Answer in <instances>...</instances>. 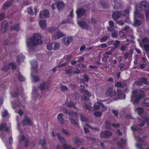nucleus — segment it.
I'll use <instances>...</instances> for the list:
<instances>
[{
  "label": "nucleus",
  "instance_id": "f257e3e1",
  "mask_svg": "<svg viewBox=\"0 0 149 149\" xmlns=\"http://www.w3.org/2000/svg\"><path fill=\"white\" fill-rule=\"evenodd\" d=\"M41 38L40 35L35 34L33 37L27 39L26 43L29 52L33 51V47L37 44H41L42 43Z\"/></svg>",
  "mask_w": 149,
  "mask_h": 149
},
{
  "label": "nucleus",
  "instance_id": "f03ea898",
  "mask_svg": "<svg viewBox=\"0 0 149 149\" xmlns=\"http://www.w3.org/2000/svg\"><path fill=\"white\" fill-rule=\"evenodd\" d=\"M133 134L135 139L138 142H143L144 141L143 138H145L146 136H143V137H140V135L141 133H142V131H133Z\"/></svg>",
  "mask_w": 149,
  "mask_h": 149
},
{
  "label": "nucleus",
  "instance_id": "7ed1b4c3",
  "mask_svg": "<svg viewBox=\"0 0 149 149\" xmlns=\"http://www.w3.org/2000/svg\"><path fill=\"white\" fill-rule=\"evenodd\" d=\"M117 92L115 98L116 99V100L118 99H124L125 98V94L121 90L117 89Z\"/></svg>",
  "mask_w": 149,
  "mask_h": 149
},
{
  "label": "nucleus",
  "instance_id": "20e7f679",
  "mask_svg": "<svg viewBox=\"0 0 149 149\" xmlns=\"http://www.w3.org/2000/svg\"><path fill=\"white\" fill-rule=\"evenodd\" d=\"M111 3L113 8L114 10H117L122 8L121 3L117 0H111Z\"/></svg>",
  "mask_w": 149,
  "mask_h": 149
},
{
  "label": "nucleus",
  "instance_id": "39448f33",
  "mask_svg": "<svg viewBox=\"0 0 149 149\" xmlns=\"http://www.w3.org/2000/svg\"><path fill=\"white\" fill-rule=\"evenodd\" d=\"M140 7L142 10L146 11L149 10V3L145 1H142L140 4Z\"/></svg>",
  "mask_w": 149,
  "mask_h": 149
},
{
  "label": "nucleus",
  "instance_id": "423d86ee",
  "mask_svg": "<svg viewBox=\"0 0 149 149\" xmlns=\"http://www.w3.org/2000/svg\"><path fill=\"white\" fill-rule=\"evenodd\" d=\"M63 111L66 115H68L71 116H73L76 118H77L78 117L79 115L76 112L68 110L65 108L63 109Z\"/></svg>",
  "mask_w": 149,
  "mask_h": 149
},
{
  "label": "nucleus",
  "instance_id": "0eeeda50",
  "mask_svg": "<svg viewBox=\"0 0 149 149\" xmlns=\"http://www.w3.org/2000/svg\"><path fill=\"white\" fill-rule=\"evenodd\" d=\"M11 103L13 108L15 109L20 107H24V101L19 100L17 102H13Z\"/></svg>",
  "mask_w": 149,
  "mask_h": 149
},
{
  "label": "nucleus",
  "instance_id": "6e6552de",
  "mask_svg": "<svg viewBox=\"0 0 149 149\" xmlns=\"http://www.w3.org/2000/svg\"><path fill=\"white\" fill-rule=\"evenodd\" d=\"M52 135L53 136H57L58 139L61 143L63 145L65 144V139L62 136H61L59 133H57L55 134L54 133V131H52Z\"/></svg>",
  "mask_w": 149,
  "mask_h": 149
},
{
  "label": "nucleus",
  "instance_id": "1a4fd4ad",
  "mask_svg": "<svg viewBox=\"0 0 149 149\" xmlns=\"http://www.w3.org/2000/svg\"><path fill=\"white\" fill-rule=\"evenodd\" d=\"M116 94V91H113V88H108L106 92V95L107 96L112 97L115 96V97Z\"/></svg>",
  "mask_w": 149,
  "mask_h": 149
},
{
  "label": "nucleus",
  "instance_id": "9d476101",
  "mask_svg": "<svg viewBox=\"0 0 149 149\" xmlns=\"http://www.w3.org/2000/svg\"><path fill=\"white\" fill-rule=\"evenodd\" d=\"M73 40L72 37L63 38L62 40L63 43L65 45L68 46Z\"/></svg>",
  "mask_w": 149,
  "mask_h": 149
},
{
  "label": "nucleus",
  "instance_id": "9b49d317",
  "mask_svg": "<svg viewBox=\"0 0 149 149\" xmlns=\"http://www.w3.org/2000/svg\"><path fill=\"white\" fill-rule=\"evenodd\" d=\"M112 133L111 131H102L100 134L101 138H107L108 137L111 136Z\"/></svg>",
  "mask_w": 149,
  "mask_h": 149
},
{
  "label": "nucleus",
  "instance_id": "f8f14e48",
  "mask_svg": "<svg viewBox=\"0 0 149 149\" xmlns=\"http://www.w3.org/2000/svg\"><path fill=\"white\" fill-rule=\"evenodd\" d=\"M65 35L62 32L60 31H57L54 34L52 35V37L53 39H57L60 38L65 36Z\"/></svg>",
  "mask_w": 149,
  "mask_h": 149
},
{
  "label": "nucleus",
  "instance_id": "ddd939ff",
  "mask_svg": "<svg viewBox=\"0 0 149 149\" xmlns=\"http://www.w3.org/2000/svg\"><path fill=\"white\" fill-rule=\"evenodd\" d=\"M86 12V10L82 8L78 9L76 11V13L77 15V17L80 18Z\"/></svg>",
  "mask_w": 149,
  "mask_h": 149
},
{
  "label": "nucleus",
  "instance_id": "4468645a",
  "mask_svg": "<svg viewBox=\"0 0 149 149\" xmlns=\"http://www.w3.org/2000/svg\"><path fill=\"white\" fill-rule=\"evenodd\" d=\"M8 25V22L6 21H3L1 24V32L4 33L6 32Z\"/></svg>",
  "mask_w": 149,
  "mask_h": 149
},
{
  "label": "nucleus",
  "instance_id": "2eb2a0df",
  "mask_svg": "<svg viewBox=\"0 0 149 149\" xmlns=\"http://www.w3.org/2000/svg\"><path fill=\"white\" fill-rule=\"evenodd\" d=\"M49 87V84L46 82H43L41 83L39 86L40 89L42 90L45 89L47 90Z\"/></svg>",
  "mask_w": 149,
  "mask_h": 149
},
{
  "label": "nucleus",
  "instance_id": "dca6fc26",
  "mask_svg": "<svg viewBox=\"0 0 149 149\" xmlns=\"http://www.w3.org/2000/svg\"><path fill=\"white\" fill-rule=\"evenodd\" d=\"M122 15L121 13L119 11H116L113 13L112 15V18L115 20H117Z\"/></svg>",
  "mask_w": 149,
  "mask_h": 149
},
{
  "label": "nucleus",
  "instance_id": "f3484780",
  "mask_svg": "<svg viewBox=\"0 0 149 149\" xmlns=\"http://www.w3.org/2000/svg\"><path fill=\"white\" fill-rule=\"evenodd\" d=\"M65 56V62L61 64H59L58 66V67L59 68L62 66L66 65L68 63V62L67 61L69 60L72 57V56L71 55L68 56Z\"/></svg>",
  "mask_w": 149,
  "mask_h": 149
},
{
  "label": "nucleus",
  "instance_id": "a211bd4d",
  "mask_svg": "<svg viewBox=\"0 0 149 149\" xmlns=\"http://www.w3.org/2000/svg\"><path fill=\"white\" fill-rule=\"evenodd\" d=\"M79 26L82 29L86 30L88 29L89 27L87 23L84 21H80L78 23Z\"/></svg>",
  "mask_w": 149,
  "mask_h": 149
},
{
  "label": "nucleus",
  "instance_id": "6ab92c4d",
  "mask_svg": "<svg viewBox=\"0 0 149 149\" xmlns=\"http://www.w3.org/2000/svg\"><path fill=\"white\" fill-rule=\"evenodd\" d=\"M126 142L127 140L126 139L121 138L120 141L117 142V144L118 146L122 148L126 144Z\"/></svg>",
  "mask_w": 149,
  "mask_h": 149
},
{
  "label": "nucleus",
  "instance_id": "aec40b11",
  "mask_svg": "<svg viewBox=\"0 0 149 149\" xmlns=\"http://www.w3.org/2000/svg\"><path fill=\"white\" fill-rule=\"evenodd\" d=\"M32 123V122L27 117H25L22 121V124L24 126H26L27 125H31Z\"/></svg>",
  "mask_w": 149,
  "mask_h": 149
},
{
  "label": "nucleus",
  "instance_id": "412c9836",
  "mask_svg": "<svg viewBox=\"0 0 149 149\" xmlns=\"http://www.w3.org/2000/svg\"><path fill=\"white\" fill-rule=\"evenodd\" d=\"M13 3L12 0H8L3 5V9L6 10L8 9V7L12 6Z\"/></svg>",
  "mask_w": 149,
  "mask_h": 149
},
{
  "label": "nucleus",
  "instance_id": "4be33fe9",
  "mask_svg": "<svg viewBox=\"0 0 149 149\" xmlns=\"http://www.w3.org/2000/svg\"><path fill=\"white\" fill-rule=\"evenodd\" d=\"M13 3L12 0H8L3 5V9L6 10L8 9V7L12 6Z\"/></svg>",
  "mask_w": 149,
  "mask_h": 149
},
{
  "label": "nucleus",
  "instance_id": "5701e85b",
  "mask_svg": "<svg viewBox=\"0 0 149 149\" xmlns=\"http://www.w3.org/2000/svg\"><path fill=\"white\" fill-rule=\"evenodd\" d=\"M8 134L11 135L12 133L10 131H0V136L1 138H6Z\"/></svg>",
  "mask_w": 149,
  "mask_h": 149
},
{
  "label": "nucleus",
  "instance_id": "b1692460",
  "mask_svg": "<svg viewBox=\"0 0 149 149\" xmlns=\"http://www.w3.org/2000/svg\"><path fill=\"white\" fill-rule=\"evenodd\" d=\"M4 129H5V130H10V128L7 126L6 122L3 123L0 125V130Z\"/></svg>",
  "mask_w": 149,
  "mask_h": 149
},
{
  "label": "nucleus",
  "instance_id": "393cba45",
  "mask_svg": "<svg viewBox=\"0 0 149 149\" xmlns=\"http://www.w3.org/2000/svg\"><path fill=\"white\" fill-rule=\"evenodd\" d=\"M63 115L61 113H59L57 116V118L60 122L61 124H63L64 123V119L63 118Z\"/></svg>",
  "mask_w": 149,
  "mask_h": 149
},
{
  "label": "nucleus",
  "instance_id": "a878e982",
  "mask_svg": "<svg viewBox=\"0 0 149 149\" xmlns=\"http://www.w3.org/2000/svg\"><path fill=\"white\" fill-rule=\"evenodd\" d=\"M73 142L74 143L78 146H80L82 143V141L77 138H73Z\"/></svg>",
  "mask_w": 149,
  "mask_h": 149
},
{
  "label": "nucleus",
  "instance_id": "bb28decb",
  "mask_svg": "<svg viewBox=\"0 0 149 149\" xmlns=\"http://www.w3.org/2000/svg\"><path fill=\"white\" fill-rule=\"evenodd\" d=\"M65 104L68 107L73 108L74 107L75 109H76L77 108L75 106V104L72 102L70 101L69 102L67 101L65 102Z\"/></svg>",
  "mask_w": 149,
  "mask_h": 149
},
{
  "label": "nucleus",
  "instance_id": "cd10ccee",
  "mask_svg": "<svg viewBox=\"0 0 149 149\" xmlns=\"http://www.w3.org/2000/svg\"><path fill=\"white\" fill-rule=\"evenodd\" d=\"M31 63L32 69L35 70V71L37 72V68L38 66L37 62L35 61H33L31 62Z\"/></svg>",
  "mask_w": 149,
  "mask_h": 149
},
{
  "label": "nucleus",
  "instance_id": "c85d7f7f",
  "mask_svg": "<svg viewBox=\"0 0 149 149\" xmlns=\"http://www.w3.org/2000/svg\"><path fill=\"white\" fill-rule=\"evenodd\" d=\"M34 9L35 10L34 13L33 12V9L31 8H29L27 10L28 13L31 15H33L34 13L36 15L37 12V9L36 7H34Z\"/></svg>",
  "mask_w": 149,
  "mask_h": 149
},
{
  "label": "nucleus",
  "instance_id": "c756f323",
  "mask_svg": "<svg viewBox=\"0 0 149 149\" xmlns=\"http://www.w3.org/2000/svg\"><path fill=\"white\" fill-rule=\"evenodd\" d=\"M138 79L141 81L143 85V84L146 85H148L149 84V82L148 81L147 79L145 77H141Z\"/></svg>",
  "mask_w": 149,
  "mask_h": 149
},
{
  "label": "nucleus",
  "instance_id": "7c9ffc66",
  "mask_svg": "<svg viewBox=\"0 0 149 149\" xmlns=\"http://www.w3.org/2000/svg\"><path fill=\"white\" fill-rule=\"evenodd\" d=\"M84 78L80 79V83L84 84L85 82H87L89 80V77L86 75L84 74L83 76Z\"/></svg>",
  "mask_w": 149,
  "mask_h": 149
},
{
  "label": "nucleus",
  "instance_id": "2f4dec72",
  "mask_svg": "<svg viewBox=\"0 0 149 149\" xmlns=\"http://www.w3.org/2000/svg\"><path fill=\"white\" fill-rule=\"evenodd\" d=\"M25 58V57L22 54H19L17 56V61L19 64Z\"/></svg>",
  "mask_w": 149,
  "mask_h": 149
},
{
  "label": "nucleus",
  "instance_id": "473e14b6",
  "mask_svg": "<svg viewBox=\"0 0 149 149\" xmlns=\"http://www.w3.org/2000/svg\"><path fill=\"white\" fill-rule=\"evenodd\" d=\"M56 3L57 8L58 10L62 9L64 6V4L62 2L59 1L56 2Z\"/></svg>",
  "mask_w": 149,
  "mask_h": 149
},
{
  "label": "nucleus",
  "instance_id": "72a5a7b5",
  "mask_svg": "<svg viewBox=\"0 0 149 149\" xmlns=\"http://www.w3.org/2000/svg\"><path fill=\"white\" fill-rule=\"evenodd\" d=\"M17 76L18 80L20 81H23L26 80V78L19 72H18V74L17 75Z\"/></svg>",
  "mask_w": 149,
  "mask_h": 149
},
{
  "label": "nucleus",
  "instance_id": "f704fd0d",
  "mask_svg": "<svg viewBox=\"0 0 149 149\" xmlns=\"http://www.w3.org/2000/svg\"><path fill=\"white\" fill-rule=\"evenodd\" d=\"M40 26L42 29H44L46 27V20H41L39 22Z\"/></svg>",
  "mask_w": 149,
  "mask_h": 149
},
{
  "label": "nucleus",
  "instance_id": "c9c22d12",
  "mask_svg": "<svg viewBox=\"0 0 149 149\" xmlns=\"http://www.w3.org/2000/svg\"><path fill=\"white\" fill-rule=\"evenodd\" d=\"M136 112H137L139 115L141 116L143 113V109L141 107H137L135 109Z\"/></svg>",
  "mask_w": 149,
  "mask_h": 149
},
{
  "label": "nucleus",
  "instance_id": "e433bc0d",
  "mask_svg": "<svg viewBox=\"0 0 149 149\" xmlns=\"http://www.w3.org/2000/svg\"><path fill=\"white\" fill-rule=\"evenodd\" d=\"M11 30H15L18 31L20 29L19 25V24L13 25L11 27Z\"/></svg>",
  "mask_w": 149,
  "mask_h": 149
},
{
  "label": "nucleus",
  "instance_id": "4c0bfd02",
  "mask_svg": "<svg viewBox=\"0 0 149 149\" xmlns=\"http://www.w3.org/2000/svg\"><path fill=\"white\" fill-rule=\"evenodd\" d=\"M138 96V94L136 90H135L132 91V95L131 96V101L133 100V99L134 97H135Z\"/></svg>",
  "mask_w": 149,
  "mask_h": 149
},
{
  "label": "nucleus",
  "instance_id": "58836bf2",
  "mask_svg": "<svg viewBox=\"0 0 149 149\" xmlns=\"http://www.w3.org/2000/svg\"><path fill=\"white\" fill-rule=\"evenodd\" d=\"M105 127L107 129H109L111 128L112 124L110 121L109 120H106L105 122Z\"/></svg>",
  "mask_w": 149,
  "mask_h": 149
},
{
  "label": "nucleus",
  "instance_id": "ea45409f",
  "mask_svg": "<svg viewBox=\"0 0 149 149\" xmlns=\"http://www.w3.org/2000/svg\"><path fill=\"white\" fill-rule=\"evenodd\" d=\"M134 25L135 26H140L141 24V21L136 18H134Z\"/></svg>",
  "mask_w": 149,
  "mask_h": 149
},
{
  "label": "nucleus",
  "instance_id": "a19ab883",
  "mask_svg": "<svg viewBox=\"0 0 149 149\" xmlns=\"http://www.w3.org/2000/svg\"><path fill=\"white\" fill-rule=\"evenodd\" d=\"M46 142L44 138L42 139H40L39 142V144L42 147L45 146L46 144Z\"/></svg>",
  "mask_w": 149,
  "mask_h": 149
},
{
  "label": "nucleus",
  "instance_id": "79ce46f5",
  "mask_svg": "<svg viewBox=\"0 0 149 149\" xmlns=\"http://www.w3.org/2000/svg\"><path fill=\"white\" fill-rule=\"evenodd\" d=\"M97 22L96 19L95 18L93 17L92 16L91 18V21L89 19L88 22L89 23H91L92 24H95Z\"/></svg>",
  "mask_w": 149,
  "mask_h": 149
},
{
  "label": "nucleus",
  "instance_id": "37998d69",
  "mask_svg": "<svg viewBox=\"0 0 149 149\" xmlns=\"http://www.w3.org/2000/svg\"><path fill=\"white\" fill-rule=\"evenodd\" d=\"M40 95L37 93L36 90L35 89H33V91H32V96L34 98H37Z\"/></svg>",
  "mask_w": 149,
  "mask_h": 149
},
{
  "label": "nucleus",
  "instance_id": "c03bdc74",
  "mask_svg": "<svg viewBox=\"0 0 149 149\" xmlns=\"http://www.w3.org/2000/svg\"><path fill=\"white\" fill-rule=\"evenodd\" d=\"M134 100L132 101L131 102H133V104H137L138 103L139 100H140L141 99V97H134Z\"/></svg>",
  "mask_w": 149,
  "mask_h": 149
},
{
  "label": "nucleus",
  "instance_id": "a18cd8bd",
  "mask_svg": "<svg viewBox=\"0 0 149 149\" xmlns=\"http://www.w3.org/2000/svg\"><path fill=\"white\" fill-rule=\"evenodd\" d=\"M139 12L136 9L134 12V18H139Z\"/></svg>",
  "mask_w": 149,
  "mask_h": 149
},
{
  "label": "nucleus",
  "instance_id": "49530a36",
  "mask_svg": "<svg viewBox=\"0 0 149 149\" xmlns=\"http://www.w3.org/2000/svg\"><path fill=\"white\" fill-rule=\"evenodd\" d=\"M94 116L97 117H100L102 115V113L101 112L97 111L93 113Z\"/></svg>",
  "mask_w": 149,
  "mask_h": 149
},
{
  "label": "nucleus",
  "instance_id": "de8ad7c7",
  "mask_svg": "<svg viewBox=\"0 0 149 149\" xmlns=\"http://www.w3.org/2000/svg\"><path fill=\"white\" fill-rule=\"evenodd\" d=\"M43 15L45 17H49V11L46 9L44 10L43 12Z\"/></svg>",
  "mask_w": 149,
  "mask_h": 149
},
{
  "label": "nucleus",
  "instance_id": "09e8293b",
  "mask_svg": "<svg viewBox=\"0 0 149 149\" xmlns=\"http://www.w3.org/2000/svg\"><path fill=\"white\" fill-rule=\"evenodd\" d=\"M69 120L72 124L76 125H78V123L77 122L74 120L73 118H69Z\"/></svg>",
  "mask_w": 149,
  "mask_h": 149
},
{
  "label": "nucleus",
  "instance_id": "8fccbe9b",
  "mask_svg": "<svg viewBox=\"0 0 149 149\" xmlns=\"http://www.w3.org/2000/svg\"><path fill=\"white\" fill-rule=\"evenodd\" d=\"M120 43V42L118 40H116L115 42L113 44L114 48L116 49L118 47Z\"/></svg>",
  "mask_w": 149,
  "mask_h": 149
},
{
  "label": "nucleus",
  "instance_id": "3c124183",
  "mask_svg": "<svg viewBox=\"0 0 149 149\" xmlns=\"http://www.w3.org/2000/svg\"><path fill=\"white\" fill-rule=\"evenodd\" d=\"M56 27H52L48 28V30L50 33H52L56 31Z\"/></svg>",
  "mask_w": 149,
  "mask_h": 149
},
{
  "label": "nucleus",
  "instance_id": "603ef678",
  "mask_svg": "<svg viewBox=\"0 0 149 149\" xmlns=\"http://www.w3.org/2000/svg\"><path fill=\"white\" fill-rule=\"evenodd\" d=\"M142 42L143 43H147L149 44V38L146 36L145 37L142 39Z\"/></svg>",
  "mask_w": 149,
  "mask_h": 149
},
{
  "label": "nucleus",
  "instance_id": "864d4df0",
  "mask_svg": "<svg viewBox=\"0 0 149 149\" xmlns=\"http://www.w3.org/2000/svg\"><path fill=\"white\" fill-rule=\"evenodd\" d=\"M54 43H51L48 44L47 45V49L49 50H51L53 49L52 46L53 45Z\"/></svg>",
  "mask_w": 149,
  "mask_h": 149
},
{
  "label": "nucleus",
  "instance_id": "5fc2aeb1",
  "mask_svg": "<svg viewBox=\"0 0 149 149\" xmlns=\"http://www.w3.org/2000/svg\"><path fill=\"white\" fill-rule=\"evenodd\" d=\"M109 36H105L104 37L101 38L100 39V41L101 42H103L107 40H108L109 38Z\"/></svg>",
  "mask_w": 149,
  "mask_h": 149
},
{
  "label": "nucleus",
  "instance_id": "6e6d98bb",
  "mask_svg": "<svg viewBox=\"0 0 149 149\" xmlns=\"http://www.w3.org/2000/svg\"><path fill=\"white\" fill-rule=\"evenodd\" d=\"M54 50H58L60 47V44L58 42H54Z\"/></svg>",
  "mask_w": 149,
  "mask_h": 149
},
{
  "label": "nucleus",
  "instance_id": "4d7b16f0",
  "mask_svg": "<svg viewBox=\"0 0 149 149\" xmlns=\"http://www.w3.org/2000/svg\"><path fill=\"white\" fill-rule=\"evenodd\" d=\"M144 50L146 52H148L149 51V44H144L143 45Z\"/></svg>",
  "mask_w": 149,
  "mask_h": 149
},
{
  "label": "nucleus",
  "instance_id": "13d9d810",
  "mask_svg": "<svg viewBox=\"0 0 149 149\" xmlns=\"http://www.w3.org/2000/svg\"><path fill=\"white\" fill-rule=\"evenodd\" d=\"M62 148L63 149H76L75 148H72L70 146H68L66 144L63 145L62 146Z\"/></svg>",
  "mask_w": 149,
  "mask_h": 149
},
{
  "label": "nucleus",
  "instance_id": "bf43d9fd",
  "mask_svg": "<svg viewBox=\"0 0 149 149\" xmlns=\"http://www.w3.org/2000/svg\"><path fill=\"white\" fill-rule=\"evenodd\" d=\"M10 69L11 68L12 70H14L16 68V65L14 63H10L8 65Z\"/></svg>",
  "mask_w": 149,
  "mask_h": 149
},
{
  "label": "nucleus",
  "instance_id": "052dcab7",
  "mask_svg": "<svg viewBox=\"0 0 149 149\" xmlns=\"http://www.w3.org/2000/svg\"><path fill=\"white\" fill-rule=\"evenodd\" d=\"M86 139L88 140L92 141V143H94L95 142V139L93 138L87 136H86Z\"/></svg>",
  "mask_w": 149,
  "mask_h": 149
},
{
  "label": "nucleus",
  "instance_id": "680f3d73",
  "mask_svg": "<svg viewBox=\"0 0 149 149\" xmlns=\"http://www.w3.org/2000/svg\"><path fill=\"white\" fill-rule=\"evenodd\" d=\"M98 103L100 105V107L103 109L102 110V111H104L107 109V107L104 105V104L101 102H98Z\"/></svg>",
  "mask_w": 149,
  "mask_h": 149
},
{
  "label": "nucleus",
  "instance_id": "e2e57ef3",
  "mask_svg": "<svg viewBox=\"0 0 149 149\" xmlns=\"http://www.w3.org/2000/svg\"><path fill=\"white\" fill-rule=\"evenodd\" d=\"M101 5L104 8H107L109 7L108 3L105 2H102L101 3Z\"/></svg>",
  "mask_w": 149,
  "mask_h": 149
},
{
  "label": "nucleus",
  "instance_id": "0e129e2a",
  "mask_svg": "<svg viewBox=\"0 0 149 149\" xmlns=\"http://www.w3.org/2000/svg\"><path fill=\"white\" fill-rule=\"evenodd\" d=\"M80 116L81 120V121L86 122L88 121V120L86 117L83 116L82 115H80Z\"/></svg>",
  "mask_w": 149,
  "mask_h": 149
},
{
  "label": "nucleus",
  "instance_id": "69168bd1",
  "mask_svg": "<svg viewBox=\"0 0 149 149\" xmlns=\"http://www.w3.org/2000/svg\"><path fill=\"white\" fill-rule=\"evenodd\" d=\"M134 84L139 86L143 85V84L142 83L141 81L139 80L135 81L134 82Z\"/></svg>",
  "mask_w": 149,
  "mask_h": 149
},
{
  "label": "nucleus",
  "instance_id": "338daca9",
  "mask_svg": "<svg viewBox=\"0 0 149 149\" xmlns=\"http://www.w3.org/2000/svg\"><path fill=\"white\" fill-rule=\"evenodd\" d=\"M144 96V93L143 91L141 90H140L139 92V94H138V97H141V99L143 98Z\"/></svg>",
  "mask_w": 149,
  "mask_h": 149
},
{
  "label": "nucleus",
  "instance_id": "774afa93",
  "mask_svg": "<svg viewBox=\"0 0 149 149\" xmlns=\"http://www.w3.org/2000/svg\"><path fill=\"white\" fill-rule=\"evenodd\" d=\"M32 77L35 83L37 82L39 80V78L38 76L32 75Z\"/></svg>",
  "mask_w": 149,
  "mask_h": 149
}]
</instances>
